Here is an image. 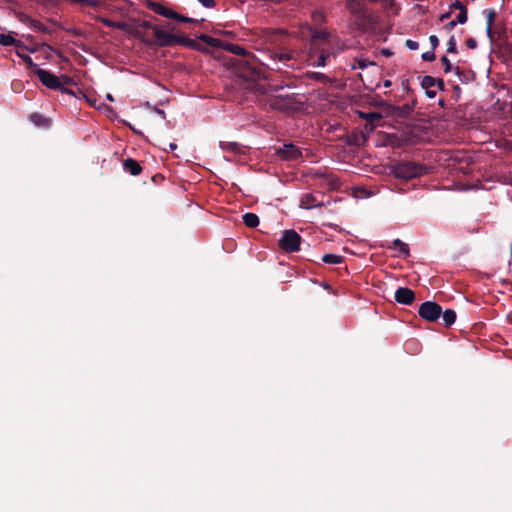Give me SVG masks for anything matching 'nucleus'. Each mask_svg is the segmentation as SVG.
<instances>
[{
  "label": "nucleus",
  "instance_id": "obj_45",
  "mask_svg": "<svg viewBox=\"0 0 512 512\" xmlns=\"http://www.w3.org/2000/svg\"><path fill=\"white\" fill-rule=\"evenodd\" d=\"M383 53L387 56L391 55V53L388 50H383Z\"/></svg>",
  "mask_w": 512,
  "mask_h": 512
},
{
  "label": "nucleus",
  "instance_id": "obj_40",
  "mask_svg": "<svg viewBox=\"0 0 512 512\" xmlns=\"http://www.w3.org/2000/svg\"><path fill=\"white\" fill-rule=\"evenodd\" d=\"M105 23H106L107 26H110V27H122L123 26L120 23H113V22H110V21H106Z\"/></svg>",
  "mask_w": 512,
  "mask_h": 512
},
{
  "label": "nucleus",
  "instance_id": "obj_28",
  "mask_svg": "<svg viewBox=\"0 0 512 512\" xmlns=\"http://www.w3.org/2000/svg\"><path fill=\"white\" fill-rule=\"evenodd\" d=\"M362 117L365 118L366 120L372 122L374 120L380 119L381 116L378 113L372 112V113H368V114H362Z\"/></svg>",
  "mask_w": 512,
  "mask_h": 512
},
{
  "label": "nucleus",
  "instance_id": "obj_46",
  "mask_svg": "<svg viewBox=\"0 0 512 512\" xmlns=\"http://www.w3.org/2000/svg\"><path fill=\"white\" fill-rule=\"evenodd\" d=\"M64 81H65V83H68V78L64 77Z\"/></svg>",
  "mask_w": 512,
  "mask_h": 512
},
{
  "label": "nucleus",
  "instance_id": "obj_29",
  "mask_svg": "<svg viewBox=\"0 0 512 512\" xmlns=\"http://www.w3.org/2000/svg\"><path fill=\"white\" fill-rule=\"evenodd\" d=\"M422 59L425 61H433L435 59V54L433 51H427L422 54Z\"/></svg>",
  "mask_w": 512,
  "mask_h": 512
},
{
  "label": "nucleus",
  "instance_id": "obj_21",
  "mask_svg": "<svg viewBox=\"0 0 512 512\" xmlns=\"http://www.w3.org/2000/svg\"><path fill=\"white\" fill-rule=\"evenodd\" d=\"M392 244H393L394 248H398L400 253H402L404 255L409 254L408 245L406 243H404L403 241H401L400 239H395Z\"/></svg>",
  "mask_w": 512,
  "mask_h": 512
},
{
  "label": "nucleus",
  "instance_id": "obj_6",
  "mask_svg": "<svg viewBox=\"0 0 512 512\" xmlns=\"http://www.w3.org/2000/svg\"><path fill=\"white\" fill-rule=\"evenodd\" d=\"M36 75L39 78L40 82L47 88L53 90H63V85L60 78L54 75L53 73L41 68H37Z\"/></svg>",
  "mask_w": 512,
  "mask_h": 512
},
{
  "label": "nucleus",
  "instance_id": "obj_17",
  "mask_svg": "<svg viewBox=\"0 0 512 512\" xmlns=\"http://www.w3.org/2000/svg\"><path fill=\"white\" fill-rule=\"evenodd\" d=\"M441 315L446 326L452 325L456 320V313L452 309L445 310Z\"/></svg>",
  "mask_w": 512,
  "mask_h": 512
},
{
  "label": "nucleus",
  "instance_id": "obj_31",
  "mask_svg": "<svg viewBox=\"0 0 512 512\" xmlns=\"http://www.w3.org/2000/svg\"><path fill=\"white\" fill-rule=\"evenodd\" d=\"M171 19H174V20H177V21H180V22H191L192 19L191 18H188V17H185L183 15H180L176 12V16H172Z\"/></svg>",
  "mask_w": 512,
  "mask_h": 512
},
{
  "label": "nucleus",
  "instance_id": "obj_32",
  "mask_svg": "<svg viewBox=\"0 0 512 512\" xmlns=\"http://www.w3.org/2000/svg\"><path fill=\"white\" fill-rule=\"evenodd\" d=\"M199 3H201L206 8H213L215 6L214 0H197Z\"/></svg>",
  "mask_w": 512,
  "mask_h": 512
},
{
  "label": "nucleus",
  "instance_id": "obj_25",
  "mask_svg": "<svg viewBox=\"0 0 512 512\" xmlns=\"http://www.w3.org/2000/svg\"><path fill=\"white\" fill-rule=\"evenodd\" d=\"M467 9H462L456 17L458 24H464L467 22Z\"/></svg>",
  "mask_w": 512,
  "mask_h": 512
},
{
  "label": "nucleus",
  "instance_id": "obj_2",
  "mask_svg": "<svg viewBox=\"0 0 512 512\" xmlns=\"http://www.w3.org/2000/svg\"><path fill=\"white\" fill-rule=\"evenodd\" d=\"M394 175L400 179H412L422 175V166L415 165L414 163L405 162L396 165L393 169Z\"/></svg>",
  "mask_w": 512,
  "mask_h": 512
},
{
  "label": "nucleus",
  "instance_id": "obj_20",
  "mask_svg": "<svg viewBox=\"0 0 512 512\" xmlns=\"http://www.w3.org/2000/svg\"><path fill=\"white\" fill-rule=\"evenodd\" d=\"M17 55L19 57H21L23 59V61L31 68L33 69L34 73L36 74L37 73V68H40L36 63H34V61L32 60V58L28 55H23L20 51H17L16 52Z\"/></svg>",
  "mask_w": 512,
  "mask_h": 512
},
{
  "label": "nucleus",
  "instance_id": "obj_39",
  "mask_svg": "<svg viewBox=\"0 0 512 512\" xmlns=\"http://www.w3.org/2000/svg\"><path fill=\"white\" fill-rule=\"evenodd\" d=\"M429 40H430V42H431L433 47H436L438 45V43H439L438 38L435 35H431Z\"/></svg>",
  "mask_w": 512,
  "mask_h": 512
},
{
  "label": "nucleus",
  "instance_id": "obj_37",
  "mask_svg": "<svg viewBox=\"0 0 512 512\" xmlns=\"http://www.w3.org/2000/svg\"><path fill=\"white\" fill-rule=\"evenodd\" d=\"M79 3L86 5V6H95L96 5L95 0H80Z\"/></svg>",
  "mask_w": 512,
  "mask_h": 512
},
{
  "label": "nucleus",
  "instance_id": "obj_7",
  "mask_svg": "<svg viewBox=\"0 0 512 512\" xmlns=\"http://www.w3.org/2000/svg\"><path fill=\"white\" fill-rule=\"evenodd\" d=\"M153 30L154 37L161 46H168L180 43V38L176 35L163 30L157 26L151 27Z\"/></svg>",
  "mask_w": 512,
  "mask_h": 512
},
{
  "label": "nucleus",
  "instance_id": "obj_12",
  "mask_svg": "<svg viewBox=\"0 0 512 512\" xmlns=\"http://www.w3.org/2000/svg\"><path fill=\"white\" fill-rule=\"evenodd\" d=\"M322 200L318 198V195L306 193L303 194L300 199V207L303 209H312L322 205Z\"/></svg>",
  "mask_w": 512,
  "mask_h": 512
},
{
  "label": "nucleus",
  "instance_id": "obj_3",
  "mask_svg": "<svg viewBox=\"0 0 512 512\" xmlns=\"http://www.w3.org/2000/svg\"><path fill=\"white\" fill-rule=\"evenodd\" d=\"M269 105L278 111H289L294 109L296 101L293 95L277 94L269 97Z\"/></svg>",
  "mask_w": 512,
  "mask_h": 512
},
{
  "label": "nucleus",
  "instance_id": "obj_23",
  "mask_svg": "<svg viewBox=\"0 0 512 512\" xmlns=\"http://www.w3.org/2000/svg\"><path fill=\"white\" fill-rule=\"evenodd\" d=\"M447 52L448 53H456L457 52V42L454 36H451L447 43Z\"/></svg>",
  "mask_w": 512,
  "mask_h": 512
},
{
  "label": "nucleus",
  "instance_id": "obj_8",
  "mask_svg": "<svg viewBox=\"0 0 512 512\" xmlns=\"http://www.w3.org/2000/svg\"><path fill=\"white\" fill-rule=\"evenodd\" d=\"M201 40H203L204 42L208 43L209 45L211 46H214V47H219L221 46L222 48H224L225 50L235 54V55H244L245 54V49L239 45H235V44H230V43H226L224 45H221L220 41L215 39V38H211L207 35H202L200 37Z\"/></svg>",
  "mask_w": 512,
  "mask_h": 512
},
{
  "label": "nucleus",
  "instance_id": "obj_27",
  "mask_svg": "<svg viewBox=\"0 0 512 512\" xmlns=\"http://www.w3.org/2000/svg\"><path fill=\"white\" fill-rule=\"evenodd\" d=\"M422 85L426 88L432 87L435 85V79L431 76H425Z\"/></svg>",
  "mask_w": 512,
  "mask_h": 512
},
{
  "label": "nucleus",
  "instance_id": "obj_36",
  "mask_svg": "<svg viewBox=\"0 0 512 512\" xmlns=\"http://www.w3.org/2000/svg\"><path fill=\"white\" fill-rule=\"evenodd\" d=\"M457 24L458 22L456 20H452L445 25V29L451 31Z\"/></svg>",
  "mask_w": 512,
  "mask_h": 512
},
{
  "label": "nucleus",
  "instance_id": "obj_41",
  "mask_svg": "<svg viewBox=\"0 0 512 512\" xmlns=\"http://www.w3.org/2000/svg\"><path fill=\"white\" fill-rule=\"evenodd\" d=\"M313 17H314L315 19H318V18H319V19H322V14H321L320 12H315V13H314V15H313Z\"/></svg>",
  "mask_w": 512,
  "mask_h": 512
},
{
  "label": "nucleus",
  "instance_id": "obj_13",
  "mask_svg": "<svg viewBox=\"0 0 512 512\" xmlns=\"http://www.w3.org/2000/svg\"><path fill=\"white\" fill-rule=\"evenodd\" d=\"M483 15L486 19V35L489 40L493 41V24L496 19L497 13L494 9H486L483 11Z\"/></svg>",
  "mask_w": 512,
  "mask_h": 512
},
{
  "label": "nucleus",
  "instance_id": "obj_9",
  "mask_svg": "<svg viewBox=\"0 0 512 512\" xmlns=\"http://www.w3.org/2000/svg\"><path fill=\"white\" fill-rule=\"evenodd\" d=\"M277 154L283 160H297L302 156L300 149L293 144H284Z\"/></svg>",
  "mask_w": 512,
  "mask_h": 512
},
{
  "label": "nucleus",
  "instance_id": "obj_44",
  "mask_svg": "<svg viewBox=\"0 0 512 512\" xmlns=\"http://www.w3.org/2000/svg\"><path fill=\"white\" fill-rule=\"evenodd\" d=\"M449 15H450L449 13H446V14L442 15L441 19L444 20V19L448 18Z\"/></svg>",
  "mask_w": 512,
  "mask_h": 512
},
{
  "label": "nucleus",
  "instance_id": "obj_15",
  "mask_svg": "<svg viewBox=\"0 0 512 512\" xmlns=\"http://www.w3.org/2000/svg\"><path fill=\"white\" fill-rule=\"evenodd\" d=\"M124 169L129 172L131 175H138L141 173V166L133 159L128 158L124 161Z\"/></svg>",
  "mask_w": 512,
  "mask_h": 512
},
{
  "label": "nucleus",
  "instance_id": "obj_11",
  "mask_svg": "<svg viewBox=\"0 0 512 512\" xmlns=\"http://www.w3.org/2000/svg\"><path fill=\"white\" fill-rule=\"evenodd\" d=\"M415 299L414 292L406 287H399L395 292V300L404 305H410Z\"/></svg>",
  "mask_w": 512,
  "mask_h": 512
},
{
  "label": "nucleus",
  "instance_id": "obj_43",
  "mask_svg": "<svg viewBox=\"0 0 512 512\" xmlns=\"http://www.w3.org/2000/svg\"><path fill=\"white\" fill-rule=\"evenodd\" d=\"M106 98H107V100H109V101H114L113 96H112L111 94H109V93L106 95Z\"/></svg>",
  "mask_w": 512,
  "mask_h": 512
},
{
  "label": "nucleus",
  "instance_id": "obj_33",
  "mask_svg": "<svg viewBox=\"0 0 512 512\" xmlns=\"http://www.w3.org/2000/svg\"><path fill=\"white\" fill-rule=\"evenodd\" d=\"M451 8L457 9L459 11H461L462 9H466V7L458 0L451 4Z\"/></svg>",
  "mask_w": 512,
  "mask_h": 512
},
{
  "label": "nucleus",
  "instance_id": "obj_24",
  "mask_svg": "<svg viewBox=\"0 0 512 512\" xmlns=\"http://www.w3.org/2000/svg\"><path fill=\"white\" fill-rule=\"evenodd\" d=\"M356 66H353V68H359V69H365L367 68L369 65H374V62H371V61H368L366 59H363V58H359L356 60Z\"/></svg>",
  "mask_w": 512,
  "mask_h": 512
},
{
  "label": "nucleus",
  "instance_id": "obj_14",
  "mask_svg": "<svg viewBox=\"0 0 512 512\" xmlns=\"http://www.w3.org/2000/svg\"><path fill=\"white\" fill-rule=\"evenodd\" d=\"M347 8L352 14L358 17H365L366 15L362 3L358 0H349L347 3Z\"/></svg>",
  "mask_w": 512,
  "mask_h": 512
},
{
  "label": "nucleus",
  "instance_id": "obj_35",
  "mask_svg": "<svg viewBox=\"0 0 512 512\" xmlns=\"http://www.w3.org/2000/svg\"><path fill=\"white\" fill-rule=\"evenodd\" d=\"M222 149H230V150H236L237 144L236 143H228L224 145L223 143H220Z\"/></svg>",
  "mask_w": 512,
  "mask_h": 512
},
{
  "label": "nucleus",
  "instance_id": "obj_26",
  "mask_svg": "<svg viewBox=\"0 0 512 512\" xmlns=\"http://www.w3.org/2000/svg\"><path fill=\"white\" fill-rule=\"evenodd\" d=\"M441 62L444 66V72L449 73L452 70V65L450 63V60L446 56H443L441 58Z\"/></svg>",
  "mask_w": 512,
  "mask_h": 512
},
{
  "label": "nucleus",
  "instance_id": "obj_1",
  "mask_svg": "<svg viewBox=\"0 0 512 512\" xmlns=\"http://www.w3.org/2000/svg\"><path fill=\"white\" fill-rule=\"evenodd\" d=\"M296 36L302 40L310 38V48L308 53L298 51L280 52L276 55L280 62L295 61L298 64L307 63L308 65L323 67L326 59L330 56L327 47L330 45V37L324 31H313L308 25L300 27Z\"/></svg>",
  "mask_w": 512,
  "mask_h": 512
},
{
  "label": "nucleus",
  "instance_id": "obj_38",
  "mask_svg": "<svg viewBox=\"0 0 512 512\" xmlns=\"http://www.w3.org/2000/svg\"><path fill=\"white\" fill-rule=\"evenodd\" d=\"M13 46L17 48V51H20V49H27V47L20 41L16 39V43H13Z\"/></svg>",
  "mask_w": 512,
  "mask_h": 512
},
{
  "label": "nucleus",
  "instance_id": "obj_5",
  "mask_svg": "<svg viewBox=\"0 0 512 512\" xmlns=\"http://www.w3.org/2000/svg\"><path fill=\"white\" fill-rule=\"evenodd\" d=\"M419 315L427 321H436L442 313L440 305L432 301L422 303L418 310Z\"/></svg>",
  "mask_w": 512,
  "mask_h": 512
},
{
  "label": "nucleus",
  "instance_id": "obj_19",
  "mask_svg": "<svg viewBox=\"0 0 512 512\" xmlns=\"http://www.w3.org/2000/svg\"><path fill=\"white\" fill-rule=\"evenodd\" d=\"M30 120L36 126H46L49 124V120L44 118L41 114L33 113L30 115Z\"/></svg>",
  "mask_w": 512,
  "mask_h": 512
},
{
  "label": "nucleus",
  "instance_id": "obj_22",
  "mask_svg": "<svg viewBox=\"0 0 512 512\" xmlns=\"http://www.w3.org/2000/svg\"><path fill=\"white\" fill-rule=\"evenodd\" d=\"M16 43V39L11 34H0V45L10 46Z\"/></svg>",
  "mask_w": 512,
  "mask_h": 512
},
{
  "label": "nucleus",
  "instance_id": "obj_47",
  "mask_svg": "<svg viewBox=\"0 0 512 512\" xmlns=\"http://www.w3.org/2000/svg\"><path fill=\"white\" fill-rule=\"evenodd\" d=\"M455 70H456V73H459V67H456Z\"/></svg>",
  "mask_w": 512,
  "mask_h": 512
},
{
  "label": "nucleus",
  "instance_id": "obj_4",
  "mask_svg": "<svg viewBox=\"0 0 512 512\" xmlns=\"http://www.w3.org/2000/svg\"><path fill=\"white\" fill-rule=\"evenodd\" d=\"M301 237L294 230H285L279 240V246L286 252L299 250Z\"/></svg>",
  "mask_w": 512,
  "mask_h": 512
},
{
  "label": "nucleus",
  "instance_id": "obj_16",
  "mask_svg": "<svg viewBox=\"0 0 512 512\" xmlns=\"http://www.w3.org/2000/svg\"><path fill=\"white\" fill-rule=\"evenodd\" d=\"M243 222L247 227L254 228L259 224V218L254 213H246L243 215Z\"/></svg>",
  "mask_w": 512,
  "mask_h": 512
},
{
  "label": "nucleus",
  "instance_id": "obj_30",
  "mask_svg": "<svg viewBox=\"0 0 512 512\" xmlns=\"http://www.w3.org/2000/svg\"><path fill=\"white\" fill-rule=\"evenodd\" d=\"M406 47L410 50H417L419 47V44H418V42L409 39L406 41Z\"/></svg>",
  "mask_w": 512,
  "mask_h": 512
},
{
  "label": "nucleus",
  "instance_id": "obj_18",
  "mask_svg": "<svg viewBox=\"0 0 512 512\" xmlns=\"http://www.w3.org/2000/svg\"><path fill=\"white\" fill-rule=\"evenodd\" d=\"M322 261L327 264L336 265L343 261V257L336 254H325L322 257Z\"/></svg>",
  "mask_w": 512,
  "mask_h": 512
},
{
  "label": "nucleus",
  "instance_id": "obj_10",
  "mask_svg": "<svg viewBox=\"0 0 512 512\" xmlns=\"http://www.w3.org/2000/svg\"><path fill=\"white\" fill-rule=\"evenodd\" d=\"M146 7L152 10L154 13L161 15L165 18L171 19L172 16H176L175 11L155 1H147Z\"/></svg>",
  "mask_w": 512,
  "mask_h": 512
},
{
  "label": "nucleus",
  "instance_id": "obj_34",
  "mask_svg": "<svg viewBox=\"0 0 512 512\" xmlns=\"http://www.w3.org/2000/svg\"><path fill=\"white\" fill-rule=\"evenodd\" d=\"M466 45L470 49H475L477 47V41L474 38H469L466 41Z\"/></svg>",
  "mask_w": 512,
  "mask_h": 512
},
{
  "label": "nucleus",
  "instance_id": "obj_42",
  "mask_svg": "<svg viewBox=\"0 0 512 512\" xmlns=\"http://www.w3.org/2000/svg\"><path fill=\"white\" fill-rule=\"evenodd\" d=\"M177 148V145L175 143H170L169 144V149L170 150H175Z\"/></svg>",
  "mask_w": 512,
  "mask_h": 512
}]
</instances>
